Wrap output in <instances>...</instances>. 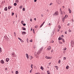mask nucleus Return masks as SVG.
Here are the masks:
<instances>
[{
    "mask_svg": "<svg viewBox=\"0 0 74 74\" xmlns=\"http://www.w3.org/2000/svg\"><path fill=\"white\" fill-rule=\"evenodd\" d=\"M22 29L23 30H26V28L25 27H23Z\"/></svg>",
    "mask_w": 74,
    "mask_h": 74,
    "instance_id": "obj_16",
    "label": "nucleus"
},
{
    "mask_svg": "<svg viewBox=\"0 0 74 74\" xmlns=\"http://www.w3.org/2000/svg\"><path fill=\"white\" fill-rule=\"evenodd\" d=\"M58 14H59V12H56L54 13L53 14V15H54L55 16L58 15Z\"/></svg>",
    "mask_w": 74,
    "mask_h": 74,
    "instance_id": "obj_1",
    "label": "nucleus"
},
{
    "mask_svg": "<svg viewBox=\"0 0 74 74\" xmlns=\"http://www.w3.org/2000/svg\"><path fill=\"white\" fill-rule=\"evenodd\" d=\"M67 17H68V16H67V15H66L64 17V18H65V19H66V18H67Z\"/></svg>",
    "mask_w": 74,
    "mask_h": 74,
    "instance_id": "obj_15",
    "label": "nucleus"
},
{
    "mask_svg": "<svg viewBox=\"0 0 74 74\" xmlns=\"http://www.w3.org/2000/svg\"><path fill=\"white\" fill-rule=\"evenodd\" d=\"M19 8H20V9H22V6H20Z\"/></svg>",
    "mask_w": 74,
    "mask_h": 74,
    "instance_id": "obj_35",
    "label": "nucleus"
},
{
    "mask_svg": "<svg viewBox=\"0 0 74 74\" xmlns=\"http://www.w3.org/2000/svg\"><path fill=\"white\" fill-rule=\"evenodd\" d=\"M32 69L30 71V73H32Z\"/></svg>",
    "mask_w": 74,
    "mask_h": 74,
    "instance_id": "obj_39",
    "label": "nucleus"
},
{
    "mask_svg": "<svg viewBox=\"0 0 74 74\" xmlns=\"http://www.w3.org/2000/svg\"><path fill=\"white\" fill-rule=\"evenodd\" d=\"M23 26H26V24H25V23L23 24Z\"/></svg>",
    "mask_w": 74,
    "mask_h": 74,
    "instance_id": "obj_50",
    "label": "nucleus"
},
{
    "mask_svg": "<svg viewBox=\"0 0 74 74\" xmlns=\"http://www.w3.org/2000/svg\"><path fill=\"white\" fill-rule=\"evenodd\" d=\"M49 26H51V24L49 23L48 25Z\"/></svg>",
    "mask_w": 74,
    "mask_h": 74,
    "instance_id": "obj_43",
    "label": "nucleus"
},
{
    "mask_svg": "<svg viewBox=\"0 0 74 74\" xmlns=\"http://www.w3.org/2000/svg\"><path fill=\"white\" fill-rule=\"evenodd\" d=\"M61 12V14L62 16H63V15H64L65 14V12H62L61 10V9H60Z\"/></svg>",
    "mask_w": 74,
    "mask_h": 74,
    "instance_id": "obj_2",
    "label": "nucleus"
},
{
    "mask_svg": "<svg viewBox=\"0 0 74 74\" xmlns=\"http://www.w3.org/2000/svg\"><path fill=\"white\" fill-rule=\"evenodd\" d=\"M43 49V47H42L39 50L40 51H42V49Z\"/></svg>",
    "mask_w": 74,
    "mask_h": 74,
    "instance_id": "obj_19",
    "label": "nucleus"
},
{
    "mask_svg": "<svg viewBox=\"0 0 74 74\" xmlns=\"http://www.w3.org/2000/svg\"><path fill=\"white\" fill-rule=\"evenodd\" d=\"M16 5H17V4H16V3H14V6H16Z\"/></svg>",
    "mask_w": 74,
    "mask_h": 74,
    "instance_id": "obj_27",
    "label": "nucleus"
},
{
    "mask_svg": "<svg viewBox=\"0 0 74 74\" xmlns=\"http://www.w3.org/2000/svg\"><path fill=\"white\" fill-rule=\"evenodd\" d=\"M26 57H27V59H29V55H28V54L26 53Z\"/></svg>",
    "mask_w": 74,
    "mask_h": 74,
    "instance_id": "obj_7",
    "label": "nucleus"
},
{
    "mask_svg": "<svg viewBox=\"0 0 74 74\" xmlns=\"http://www.w3.org/2000/svg\"><path fill=\"white\" fill-rule=\"evenodd\" d=\"M12 7V6H9L8 7V10H10V8H11Z\"/></svg>",
    "mask_w": 74,
    "mask_h": 74,
    "instance_id": "obj_10",
    "label": "nucleus"
},
{
    "mask_svg": "<svg viewBox=\"0 0 74 74\" xmlns=\"http://www.w3.org/2000/svg\"><path fill=\"white\" fill-rule=\"evenodd\" d=\"M18 40H21V38H18Z\"/></svg>",
    "mask_w": 74,
    "mask_h": 74,
    "instance_id": "obj_47",
    "label": "nucleus"
},
{
    "mask_svg": "<svg viewBox=\"0 0 74 74\" xmlns=\"http://www.w3.org/2000/svg\"><path fill=\"white\" fill-rule=\"evenodd\" d=\"M4 10H5V11H7V7L5 8Z\"/></svg>",
    "mask_w": 74,
    "mask_h": 74,
    "instance_id": "obj_21",
    "label": "nucleus"
},
{
    "mask_svg": "<svg viewBox=\"0 0 74 74\" xmlns=\"http://www.w3.org/2000/svg\"><path fill=\"white\" fill-rule=\"evenodd\" d=\"M41 51H40V50H39L38 52V54L39 55L40 53H41Z\"/></svg>",
    "mask_w": 74,
    "mask_h": 74,
    "instance_id": "obj_5",
    "label": "nucleus"
},
{
    "mask_svg": "<svg viewBox=\"0 0 74 74\" xmlns=\"http://www.w3.org/2000/svg\"><path fill=\"white\" fill-rule=\"evenodd\" d=\"M65 34H67V31H66V32H65Z\"/></svg>",
    "mask_w": 74,
    "mask_h": 74,
    "instance_id": "obj_62",
    "label": "nucleus"
},
{
    "mask_svg": "<svg viewBox=\"0 0 74 74\" xmlns=\"http://www.w3.org/2000/svg\"><path fill=\"white\" fill-rule=\"evenodd\" d=\"M45 23V22H44L43 23L41 24L42 26H43V25L44 24V23Z\"/></svg>",
    "mask_w": 74,
    "mask_h": 74,
    "instance_id": "obj_42",
    "label": "nucleus"
},
{
    "mask_svg": "<svg viewBox=\"0 0 74 74\" xmlns=\"http://www.w3.org/2000/svg\"><path fill=\"white\" fill-rule=\"evenodd\" d=\"M63 49L64 51L65 50H66L67 49V48H66V47H65Z\"/></svg>",
    "mask_w": 74,
    "mask_h": 74,
    "instance_id": "obj_33",
    "label": "nucleus"
},
{
    "mask_svg": "<svg viewBox=\"0 0 74 74\" xmlns=\"http://www.w3.org/2000/svg\"><path fill=\"white\" fill-rule=\"evenodd\" d=\"M18 73H19L18 72V71H16V74H18Z\"/></svg>",
    "mask_w": 74,
    "mask_h": 74,
    "instance_id": "obj_24",
    "label": "nucleus"
},
{
    "mask_svg": "<svg viewBox=\"0 0 74 74\" xmlns=\"http://www.w3.org/2000/svg\"><path fill=\"white\" fill-rule=\"evenodd\" d=\"M59 43L60 44H62V42H60Z\"/></svg>",
    "mask_w": 74,
    "mask_h": 74,
    "instance_id": "obj_55",
    "label": "nucleus"
},
{
    "mask_svg": "<svg viewBox=\"0 0 74 74\" xmlns=\"http://www.w3.org/2000/svg\"><path fill=\"white\" fill-rule=\"evenodd\" d=\"M64 19H65V18H64L62 19V22H64Z\"/></svg>",
    "mask_w": 74,
    "mask_h": 74,
    "instance_id": "obj_18",
    "label": "nucleus"
},
{
    "mask_svg": "<svg viewBox=\"0 0 74 74\" xmlns=\"http://www.w3.org/2000/svg\"><path fill=\"white\" fill-rule=\"evenodd\" d=\"M69 32H71V31L70 29H69Z\"/></svg>",
    "mask_w": 74,
    "mask_h": 74,
    "instance_id": "obj_48",
    "label": "nucleus"
},
{
    "mask_svg": "<svg viewBox=\"0 0 74 74\" xmlns=\"http://www.w3.org/2000/svg\"><path fill=\"white\" fill-rule=\"evenodd\" d=\"M29 41L30 42H32V41H33L32 40V39H31V40H30Z\"/></svg>",
    "mask_w": 74,
    "mask_h": 74,
    "instance_id": "obj_54",
    "label": "nucleus"
},
{
    "mask_svg": "<svg viewBox=\"0 0 74 74\" xmlns=\"http://www.w3.org/2000/svg\"><path fill=\"white\" fill-rule=\"evenodd\" d=\"M20 41L22 42H23V40H22V39H21V40H20Z\"/></svg>",
    "mask_w": 74,
    "mask_h": 74,
    "instance_id": "obj_40",
    "label": "nucleus"
},
{
    "mask_svg": "<svg viewBox=\"0 0 74 74\" xmlns=\"http://www.w3.org/2000/svg\"><path fill=\"white\" fill-rule=\"evenodd\" d=\"M24 22V21H21V24H23Z\"/></svg>",
    "mask_w": 74,
    "mask_h": 74,
    "instance_id": "obj_34",
    "label": "nucleus"
},
{
    "mask_svg": "<svg viewBox=\"0 0 74 74\" xmlns=\"http://www.w3.org/2000/svg\"><path fill=\"white\" fill-rule=\"evenodd\" d=\"M66 58L65 57H64L63 58V60H66Z\"/></svg>",
    "mask_w": 74,
    "mask_h": 74,
    "instance_id": "obj_28",
    "label": "nucleus"
},
{
    "mask_svg": "<svg viewBox=\"0 0 74 74\" xmlns=\"http://www.w3.org/2000/svg\"><path fill=\"white\" fill-rule=\"evenodd\" d=\"M14 15V13L12 12V16H13V15Z\"/></svg>",
    "mask_w": 74,
    "mask_h": 74,
    "instance_id": "obj_45",
    "label": "nucleus"
},
{
    "mask_svg": "<svg viewBox=\"0 0 74 74\" xmlns=\"http://www.w3.org/2000/svg\"><path fill=\"white\" fill-rule=\"evenodd\" d=\"M33 64H32L31 65V68H32V69H33Z\"/></svg>",
    "mask_w": 74,
    "mask_h": 74,
    "instance_id": "obj_38",
    "label": "nucleus"
},
{
    "mask_svg": "<svg viewBox=\"0 0 74 74\" xmlns=\"http://www.w3.org/2000/svg\"><path fill=\"white\" fill-rule=\"evenodd\" d=\"M58 63H60V60L59 61Z\"/></svg>",
    "mask_w": 74,
    "mask_h": 74,
    "instance_id": "obj_44",
    "label": "nucleus"
},
{
    "mask_svg": "<svg viewBox=\"0 0 74 74\" xmlns=\"http://www.w3.org/2000/svg\"><path fill=\"white\" fill-rule=\"evenodd\" d=\"M14 36H16V33H15V32H14Z\"/></svg>",
    "mask_w": 74,
    "mask_h": 74,
    "instance_id": "obj_41",
    "label": "nucleus"
},
{
    "mask_svg": "<svg viewBox=\"0 0 74 74\" xmlns=\"http://www.w3.org/2000/svg\"><path fill=\"white\" fill-rule=\"evenodd\" d=\"M55 67L56 68V69H57V70H58V66H55Z\"/></svg>",
    "mask_w": 74,
    "mask_h": 74,
    "instance_id": "obj_30",
    "label": "nucleus"
},
{
    "mask_svg": "<svg viewBox=\"0 0 74 74\" xmlns=\"http://www.w3.org/2000/svg\"><path fill=\"white\" fill-rule=\"evenodd\" d=\"M40 69L42 70H44V68H43V67H42V66H41V67H40Z\"/></svg>",
    "mask_w": 74,
    "mask_h": 74,
    "instance_id": "obj_22",
    "label": "nucleus"
},
{
    "mask_svg": "<svg viewBox=\"0 0 74 74\" xmlns=\"http://www.w3.org/2000/svg\"><path fill=\"white\" fill-rule=\"evenodd\" d=\"M34 21H36V18H34Z\"/></svg>",
    "mask_w": 74,
    "mask_h": 74,
    "instance_id": "obj_61",
    "label": "nucleus"
},
{
    "mask_svg": "<svg viewBox=\"0 0 74 74\" xmlns=\"http://www.w3.org/2000/svg\"><path fill=\"white\" fill-rule=\"evenodd\" d=\"M12 55L14 56H15V53H12Z\"/></svg>",
    "mask_w": 74,
    "mask_h": 74,
    "instance_id": "obj_11",
    "label": "nucleus"
},
{
    "mask_svg": "<svg viewBox=\"0 0 74 74\" xmlns=\"http://www.w3.org/2000/svg\"><path fill=\"white\" fill-rule=\"evenodd\" d=\"M5 71H7V68H5Z\"/></svg>",
    "mask_w": 74,
    "mask_h": 74,
    "instance_id": "obj_53",
    "label": "nucleus"
},
{
    "mask_svg": "<svg viewBox=\"0 0 74 74\" xmlns=\"http://www.w3.org/2000/svg\"><path fill=\"white\" fill-rule=\"evenodd\" d=\"M58 40H61V38H58Z\"/></svg>",
    "mask_w": 74,
    "mask_h": 74,
    "instance_id": "obj_51",
    "label": "nucleus"
},
{
    "mask_svg": "<svg viewBox=\"0 0 74 74\" xmlns=\"http://www.w3.org/2000/svg\"><path fill=\"white\" fill-rule=\"evenodd\" d=\"M51 63L50 62V63L49 64V65L50 66V65H51Z\"/></svg>",
    "mask_w": 74,
    "mask_h": 74,
    "instance_id": "obj_59",
    "label": "nucleus"
},
{
    "mask_svg": "<svg viewBox=\"0 0 74 74\" xmlns=\"http://www.w3.org/2000/svg\"><path fill=\"white\" fill-rule=\"evenodd\" d=\"M33 32H34V29H33Z\"/></svg>",
    "mask_w": 74,
    "mask_h": 74,
    "instance_id": "obj_64",
    "label": "nucleus"
},
{
    "mask_svg": "<svg viewBox=\"0 0 74 74\" xmlns=\"http://www.w3.org/2000/svg\"><path fill=\"white\" fill-rule=\"evenodd\" d=\"M16 3H18L19 2V1L18 0H16Z\"/></svg>",
    "mask_w": 74,
    "mask_h": 74,
    "instance_id": "obj_49",
    "label": "nucleus"
},
{
    "mask_svg": "<svg viewBox=\"0 0 74 74\" xmlns=\"http://www.w3.org/2000/svg\"><path fill=\"white\" fill-rule=\"evenodd\" d=\"M35 28H38V26L36 25V26H35Z\"/></svg>",
    "mask_w": 74,
    "mask_h": 74,
    "instance_id": "obj_31",
    "label": "nucleus"
},
{
    "mask_svg": "<svg viewBox=\"0 0 74 74\" xmlns=\"http://www.w3.org/2000/svg\"><path fill=\"white\" fill-rule=\"evenodd\" d=\"M9 60L10 59L9 58H6V61L7 62H8Z\"/></svg>",
    "mask_w": 74,
    "mask_h": 74,
    "instance_id": "obj_9",
    "label": "nucleus"
},
{
    "mask_svg": "<svg viewBox=\"0 0 74 74\" xmlns=\"http://www.w3.org/2000/svg\"><path fill=\"white\" fill-rule=\"evenodd\" d=\"M69 66H67L66 67V69L68 70L69 69Z\"/></svg>",
    "mask_w": 74,
    "mask_h": 74,
    "instance_id": "obj_17",
    "label": "nucleus"
},
{
    "mask_svg": "<svg viewBox=\"0 0 74 74\" xmlns=\"http://www.w3.org/2000/svg\"><path fill=\"white\" fill-rule=\"evenodd\" d=\"M52 57H49V59H52Z\"/></svg>",
    "mask_w": 74,
    "mask_h": 74,
    "instance_id": "obj_26",
    "label": "nucleus"
},
{
    "mask_svg": "<svg viewBox=\"0 0 74 74\" xmlns=\"http://www.w3.org/2000/svg\"><path fill=\"white\" fill-rule=\"evenodd\" d=\"M22 33V34H23H23H26V32H23Z\"/></svg>",
    "mask_w": 74,
    "mask_h": 74,
    "instance_id": "obj_13",
    "label": "nucleus"
},
{
    "mask_svg": "<svg viewBox=\"0 0 74 74\" xmlns=\"http://www.w3.org/2000/svg\"><path fill=\"white\" fill-rule=\"evenodd\" d=\"M74 42L73 41H71V45H72V47H73V45H74Z\"/></svg>",
    "mask_w": 74,
    "mask_h": 74,
    "instance_id": "obj_4",
    "label": "nucleus"
},
{
    "mask_svg": "<svg viewBox=\"0 0 74 74\" xmlns=\"http://www.w3.org/2000/svg\"><path fill=\"white\" fill-rule=\"evenodd\" d=\"M1 63L2 64H4V61L3 60H1Z\"/></svg>",
    "mask_w": 74,
    "mask_h": 74,
    "instance_id": "obj_8",
    "label": "nucleus"
},
{
    "mask_svg": "<svg viewBox=\"0 0 74 74\" xmlns=\"http://www.w3.org/2000/svg\"><path fill=\"white\" fill-rule=\"evenodd\" d=\"M32 59H33V57L31 56L30 57V60H32Z\"/></svg>",
    "mask_w": 74,
    "mask_h": 74,
    "instance_id": "obj_12",
    "label": "nucleus"
},
{
    "mask_svg": "<svg viewBox=\"0 0 74 74\" xmlns=\"http://www.w3.org/2000/svg\"><path fill=\"white\" fill-rule=\"evenodd\" d=\"M23 11H25V8H23Z\"/></svg>",
    "mask_w": 74,
    "mask_h": 74,
    "instance_id": "obj_32",
    "label": "nucleus"
},
{
    "mask_svg": "<svg viewBox=\"0 0 74 74\" xmlns=\"http://www.w3.org/2000/svg\"><path fill=\"white\" fill-rule=\"evenodd\" d=\"M53 4V3H51L49 5H52Z\"/></svg>",
    "mask_w": 74,
    "mask_h": 74,
    "instance_id": "obj_46",
    "label": "nucleus"
},
{
    "mask_svg": "<svg viewBox=\"0 0 74 74\" xmlns=\"http://www.w3.org/2000/svg\"><path fill=\"white\" fill-rule=\"evenodd\" d=\"M69 11L70 14V13H71V10H70V9H69Z\"/></svg>",
    "mask_w": 74,
    "mask_h": 74,
    "instance_id": "obj_23",
    "label": "nucleus"
},
{
    "mask_svg": "<svg viewBox=\"0 0 74 74\" xmlns=\"http://www.w3.org/2000/svg\"><path fill=\"white\" fill-rule=\"evenodd\" d=\"M64 36H63V35H61V37H63Z\"/></svg>",
    "mask_w": 74,
    "mask_h": 74,
    "instance_id": "obj_63",
    "label": "nucleus"
},
{
    "mask_svg": "<svg viewBox=\"0 0 74 74\" xmlns=\"http://www.w3.org/2000/svg\"><path fill=\"white\" fill-rule=\"evenodd\" d=\"M51 47L50 46H49L48 47L47 49L49 51H50L51 50Z\"/></svg>",
    "mask_w": 74,
    "mask_h": 74,
    "instance_id": "obj_6",
    "label": "nucleus"
},
{
    "mask_svg": "<svg viewBox=\"0 0 74 74\" xmlns=\"http://www.w3.org/2000/svg\"><path fill=\"white\" fill-rule=\"evenodd\" d=\"M61 27L60 26H58V29H61Z\"/></svg>",
    "mask_w": 74,
    "mask_h": 74,
    "instance_id": "obj_29",
    "label": "nucleus"
},
{
    "mask_svg": "<svg viewBox=\"0 0 74 74\" xmlns=\"http://www.w3.org/2000/svg\"><path fill=\"white\" fill-rule=\"evenodd\" d=\"M51 42H52V43H53V40L51 41Z\"/></svg>",
    "mask_w": 74,
    "mask_h": 74,
    "instance_id": "obj_60",
    "label": "nucleus"
},
{
    "mask_svg": "<svg viewBox=\"0 0 74 74\" xmlns=\"http://www.w3.org/2000/svg\"><path fill=\"white\" fill-rule=\"evenodd\" d=\"M36 1H37V0H34V2H36Z\"/></svg>",
    "mask_w": 74,
    "mask_h": 74,
    "instance_id": "obj_57",
    "label": "nucleus"
},
{
    "mask_svg": "<svg viewBox=\"0 0 74 74\" xmlns=\"http://www.w3.org/2000/svg\"><path fill=\"white\" fill-rule=\"evenodd\" d=\"M68 26H69L70 25V23H69L67 24Z\"/></svg>",
    "mask_w": 74,
    "mask_h": 74,
    "instance_id": "obj_58",
    "label": "nucleus"
},
{
    "mask_svg": "<svg viewBox=\"0 0 74 74\" xmlns=\"http://www.w3.org/2000/svg\"><path fill=\"white\" fill-rule=\"evenodd\" d=\"M45 58L46 59H49V57H48L47 56H46L45 57Z\"/></svg>",
    "mask_w": 74,
    "mask_h": 74,
    "instance_id": "obj_20",
    "label": "nucleus"
},
{
    "mask_svg": "<svg viewBox=\"0 0 74 74\" xmlns=\"http://www.w3.org/2000/svg\"><path fill=\"white\" fill-rule=\"evenodd\" d=\"M37 55H38V53H35L34 55L35 56V57H36V58H38V56H37Z\"/></svg>",
    "mask_w": 74,
    "mask_h": 74,
    "instance_id": "obj_3",
    "label": "nucleus"
},
{
    "mask_svg": "<svg viewBox=\"0 0 74 74\" xmlns=\"http://www.w3.org/2000/svg\"><path fill=\"white\" fill-rule=\"evenodd\" d=\"M53 52V50H51V52Z\"/></svg>",
    "mask_w": 74,
    "mask_h": 74,
    "instance_id": "obj_56",
    "label": "nucleus"
},
{
    "mask_svg": "<svg viewBox=\"0 0 74 74\" xmlns=\"http://www.w3.org/2000/svg\"><path fill=\"white\" fill-rule=\"evenodd\" d=\"M42 24L40 26V27H42Z\"/></svg>",
    "mask_w": 74,
    "mask_h": 74,
    "instance_id": "obj_52",
    "label": "nucleus"
},
{
    "mask_svg": "<svg viewBox=\"0 0 74 74\" xmlns=\"http://www.w3.org/2000/svg\"><path fill=\"white\" fill-rule=\"evenodd\" d=\"M62 42H64V40L63 39H62Z\"/></svg>",
    "mask_w": 74,
    "mask_h": 74,
    "instance_id": "obj_37",
    "label": "nucleus"
},
{
    "mask_svg": "<svg viewBox=\"0 0 74 74\" xmlns=\"http://www.w3.org/2000/svg\"><path fill=\"white\" fill-rule=\"evenodd\" d=\"M2 49L1 48V47H0V53H1V50Z\"/></svg>",
    "mask_w": 74,
    "mask_h": 74,
    "instance_id": "obj_25",
    "label": "nucleus"
},
{
    "mask_svg": "<svg viewBox=\"0 0 74 74\" xmlns=\"http://www.w3.org/2000/svg\"><path fill=\"white\" fill-rule=\"evenodd\" d=\"M47 74H51V73H50V71H47Z\"/></svg>",
    "mask_w": 74,
    "mask_h": 74,
    "instance_id": "obj_14",
    "label": "nucleus"
},
{
    "mask_svg": "<svg viewBox=\"0 0 74 74\" xmlns=\"http://www.w3.org/2000/svg\"><path fill=\"white\" fill-rule=\"evenodd\" d=\"M32 18H30V21H31V22H32Z\"/></svg>",
    "mask_w": 74,
    "mask_h": 74,
    "instance_id": "obj_36",
    "label": "nucleus"
}]
</instances>
